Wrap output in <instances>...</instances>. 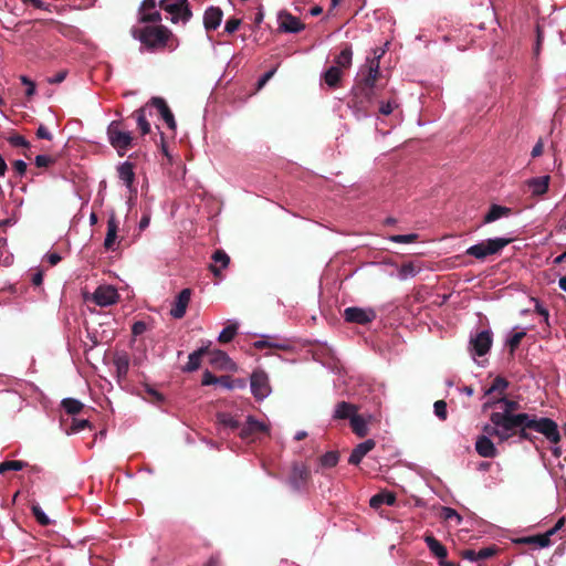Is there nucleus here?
Segmentation results:
<instances>
[{
    "label": "nucleus",
    "mask_w": 566,
    "mask_h": 566,
    "mask_svg": "<svg viewBox=\"0 0 566 566\" xmlns=\"http://www.w3.org/2000/svg\"><path fill=\"white\" fill-rule=\"evenodd\" d=\"M506 420L507 424L503 428L506 430L507 440L517 437L520 441H528L535 444L537 438L531 433V430H534L543 434L553 444L560 442L562 436L558 424L551 418H538L536 415L521 412L520 416Z\"/></svg>",
    "instance_id": "obj_1"
},
{
    "label": "nucleus",
    "mask_w": 566,
    "mask_h": 566,
    "mask_svg": "<svg viewBox=\"0 0 566 566\" xmlns=\"http://www.w3.org/2000/svg\"><path fill=\"white\" fill-rule=\"evenodd\" d=\"M375 54L361 66L352 88L353 105L364 112L368 111L379 92L386 86V83H381L382 75L379 66L382 52L377 54V51H375Z\"/></svg>",
    "instance_id": "obj_2"
},
{
    "label": "nucleus",
    "mask_w": 566,
    "mask_h": 566,
    "mask_svg": "<svg viewBox=\"0 0 566 566\" xmlns=\"http://www.w3.org/2000/svg\"><path fill=\"white\" fill-rule=\"evenodd\" d=\"M132 36L148 52L175 51L179 40L164 24H139L130 29Z\"/></svg>",
    "instance_id": "obj_3"
},
{
    "label": "nucleus",
    "mask_w": 566,
    "mask_h": 566,
    "mask_svg": "<svg viewBox=\"0 0 566 566\" xmlns=\"http://www.w3.org/2000/svg\"><path fill=\"white\" fill-rule=\"evenodd\" d=\"M107 137L109 144L117 150L119 156H124L133 145L132 133L123 128L120 120H113L108 125Z\"/></svg>",
    "instance_id": "obj_4"
},
{
    "label": "nucleus",
    "mask_w": 566,
    "mask_h": 566,
    "mask_svg": "<svg viewBox=\"0 0 566 566\" xmlns=\"http://www.w3.org/2000/svg\"><path fill=\"white\" fill-rule=\"evenodd\" d=\"M158 7L171 14L170 21L172 23H187L192 18L188 0H159Z\"/></svg>",
    "instance_id": "obj_5"
},
{
    "label": "nucleus",
    "mask_w": 566,
    "mask_h": 566,
    "mask_svg": "<svg viewBox=\"0 0 566 566\" xmlns=\"http://www.w3.org/2000/svg\"><path fill=\"white\" fill-rule=\"evenodd\" d=\"M510 242H511L510 239H504V238L488 239L478 244L470 247L465 251V253L468 255L474 256L479 260H483L489 255L499 253Z\"/></svg>",
    "instance_id": "obj_6"
},
{
    "label": "nucleus",
    "mask_w": 566,
    "mask_h": 566,
    "mask_svg": "<svg viewBox=\"0 0 566 566\" xmlns=\"http://www.w3.org/2000/svg\"><path fill=\"white\" fill-rule=\"evenodd\" d=\"M269 431L270 429L265 423L258 421L253 416H248L245 423L242 427L240 426L239 437L242 440L253 442L261 434H268Z\"/></svg>",
    "instance_id": "obj_7"
},
{
    "label": "nucleus",
    "mask_w": 566,
    "mask_h": 566,
    "mask_svg": "<svg viewBox=\"0 0 566 566\" xmlns=\"http://www.w3.org/2000/svg\"><path fill=\"white\" fill-rule=\"evenodd\" d=\"M343 317L348 323L366 325L375 321L377 314L374 308L350 306L344 310Z\"/></svg>",
    "instance_id": "obj_8"
},
{
    "label": "nucleus",
    "mask_w": 566,
    "mask_h": 566,
    "mask_svg": "<svg viewBox=\"0 0 566 566\" xmlns=\"http://www.w3.org/2000/svg\"><path fill=\"white\" fill-rule=\"evenodd\" d=\"M156 0H143L138 8V24H159L161 22V13L156 8Z\"/></svg>",
    "instance_id": "obj_9"
},
{
    "label": "nucleus",
    "mask_w": 566,
    "mask_h": 566,
    "mask_svg": "<svg viewBox=\"0 0 566 566\" xmlns=\"http://www.w3.org/2000/svg\"><path fill=\"white\" fill-rule=\"evenodd\" d=\"M499 401H501L504 405V410L502 412H492L490 416V420L492 423L496 426L504 427L507 424L506 419L520 416V413H515V411L520 409V403L515 400L507 399L505 397L500 398Z\"/></svg>",
    "instance_id": "obj_10"
},
{
    "label": "nucleus",
    "mask_w": 566,
    "mask_h": 566,
    "mask_svg": "<svg viewBox=\"0 0 566 566\" xmlns=\"http://www.w3.org/2000/svg\"><path fill=\"white\" fill-rule=\"evenodd\" d=\"M251 391L255 399L265 398L270 391L269 377L263 370H254L251 375Z\"/></svg>",
    "instance_id": "obj_11"
},
{
    "label": "nucleus",
    "mask_w": 566,
    "mask_h": 566,
    "mask_svg": "<svg viewBox=\"0 0 566 566\" xmlns=\"http://www.w3.org/2000/svg\"><path fill=\"white\" fill-rule=\"evenodd\" d=\"M92 298L99 306H108L117 303L119 294L111 285H101L94 291Z\"/></svg>",
    "instance_id": "obj_12"
},
{
    "label": "nucleus",
    "mask_w": 566,
    "mask_h": 566,
    "mask_svg": "<svg viewBox=\"0 0 566 566\" xmlns=\"http://www.w3.org/2000/svg\"><path fill=\"white\" fill-rule=\"evenodd\" d=\"M279 29L286 33H298L305 29V24L287 11L279 13Z\"/></svg>",
    "instance_id": "obj_13"
},
{
    "label": "nucleus",
    "mask_w": 566,
    "mask_h": 566,
    "mask_svg": "<svg viewBox=\"0 0 566 566\" xmlns=\"http://www.w3.org/2000/svg\"><path fill=\"white\" fill-rule=\"evenodd\" d=\"M191 294L192 291L190 289H184L178 293L170 308V315L174 318L180 319L185 316L190 303Z\"/></svg>",
    "instance_id": "obj_14"
},
{
    "label": "nucleus",
    "mask_w": 566,
    "mask_h": 566,
    "mask_svg": "<svg viewBox=\"0 0 566 566\" xmlns=\"http://www.w3.org/2000/svg\"><path fill=\"white\" fill-rule=\"evenodd\" d=\"M310 479V470L303 463H294L292 465L289 483L294 490H301Z\"/></svg>",
    "instance_id": "obj_15"
},
{
    "label": "nucleus",
    "mask_w": 566,
    "mask_h": 566,
    "mask_svg": "<svg viewBox=\"0 0 566 566\" xmlns=\"http://www.w3.org/2000/svg\"><path fill=\"white\" fill-rule=\"evenodd\" d=\"M492 346V333L490 331H482L471 338L470 347L474 355H485Z\"/></svg>",
    "instance_id": "obj_16"
},
{
    "label": "nucleus",
    "mask_w": 566,
    "mask_h": 566,
    "mask_svg": "<svg viewBox=\"0 0 566 566\" xmlns=\"http://www.w3.org/2000/svg\"><path fill=\"white\" fill-rule=\"evenodd\" d=\"M223 18V11L219 7L211 6L203 13V27L207 32L217 30Z\"/></svg>",
    "instance_id": "obj_17"
},
{
    "label": "nucleus",
    "mask_w": 566,
    "mask_h": 566,
    "mask_svg": "<svg viewBox=\"0 0 566 566\" xmlns=\"http://www.w3.org/2000/svg\"><path fill=\"white\" fill-rule=\"evenodd\" d=\"M149 104L157 108V111L159 112L161 118L165 120L167 126L170 129L175 130L177 124H176L174 114H172L171 109L169 108V106L167 105L166 101L163 97L155 96V97L150 98Z\"/></svg>",
    "instance_id": "obj_18"
},
{
    "label": "nucleus",
    "mask_w": 566,
    "mask_h": 566,
    "mask_svg": "<svg viewBox=\"0 0 566 566\" xmlns=\"http://www.w3.org/2000/svg\"><path fill=\"white\" fill-rule=\"evenodd\" d=\"M130 358L126 352H116L113 356V364L116 369V376L118 381H123L127 378L129 370Z\"/></svg>",
    "instance_id": "obj_19"
},
{
    "label": "nucleus",
    "mask_w": 566,
    "mask_h": 566,
    "mask_svg": "<svg viewBox=\"0 0 566 566\" xmlns=\"http://www.w3.org/2000/svg\"><path fill=\"white\" fill-rule=\"evenodd\" d=\"M376 446L375 440L367 439L364 442L358 443L353 450L348 458V463L357 465L361 462L363 458L371 451Z\"/></svg>",
    "instance_id": "obj_20"
},
{
    "label": "nucleus",
    "mask_w": 566,
    "mask_h": 566,
    "mask_svg": "<svg viewBox=\"0 0 566 566\" xmlns=\"http://www.w3.org/2000/svg\"><path fill=\"white\" fill-rule=\"evenodd\" d=\"M551 176L545 175L527 179L525 186L532 192L533 196H543L548 191Z\"/></svg>",
    "instance_id": "obj_21"
},
{
    "label": "nucleus",
    "mask_w": 566,
    "mask_h": 566,
    "mask_svg": "<svg viewBox=\"0 0 566 566\" xmlns=\"http://www.w3.org/2000/svg\"><path fill=\"white\" fill-rule=\"evenodd\" d=\"M475 450L483 458H495L497 455V449L488 436L478 437Z\"/></svg>",
    "instance_id": "obj_22"
},
{
    "label": "nucleus",
    "mask_w": 566,
    "mask_h": 566,
    "mask_svg": "<svg viewBox=\"0 0 566 566\" xmlns=\"http://www.w3.org/2000/svg\"><path fill=\"white\" fill-rule=\"evenodd\" d=\"M117 232H118V220L115 216V213H112L107 220V232L104 240V248L106 250L114 251L115 242L117 239Z\"/></svg>",
    "instance_id": "obj_23"
},
{
    "label": "nucleus",
    "mask_w": 566,
    "mask_h": 566,
    "mask_svg": "<svg viewBox=\"0 0 566 566\" xmlns=\"http://www.w3.org/2000/svg\"><path fill=\"white\" fill-rule=\"evenodd\" d=\"M213 263L210 264L209 269L214 276L221 277V270L226 269L230 263L229 255L221 249L216 250L212 254Z\"/></svg>",
    "instance_id": "obj_24"
},
{
    "label": "nucleus",
    "mask_w": 566,
    "mask_h": 566,
    "mask_svg": "<svg viewBox=\"0 0 566 566\" xmlns=\"http://www.w3.org/2000/svg\"><path fill=\"white\" fill-rule=\"evenodd\" d=\"M357 406L346 401H339L335 406L333 418L336 420L348 419L350 421L352 418L357 413Z\"/></svg>",
    "instance_id": "obj_25"
},
{
    "label": "nucleus",
    "mask_w": 566,
    "mask_h": 566,
    "mask_svg": "<svg viewBox=\"0 0 566 566\" xmlns=\"http://www.w3.org/2000/svg\"><path fill=\"white\" fill-rule=\"evenodd\" d=\"M424 542L432 555H434L439 560L447 558V548L432 534H426Z\"/></svg>",
    "instance_id": "obj_26"
},
{
    "label": "nucleus",
    "mask_w": 566,
    "mask_h": 566,
    "mask_svg": "<svg viewBox=\"0 0 566 566\" xmlns=\"http://www.w3.org/2000/svg\"><path fill=\"white\" fill-rule=\"evenodd\" d=\"M208 353V347H200L199 349L191 353L188 357L187 365L184 367V370L189 373L197 370L200 367L202 356Z\"/></svg>",
    "instance_id": "obj_27"
},
{
    "label": "nucleus",
    "mask_w": 566,
    "mask_h": 566,
    "mask_svg": "<svg viewBox=\"0 0 566 566\" xmlns=\"http://www.w3.org/2000/svg\"><path fill=\"white\" fill-rule=\"evenodd\" d=\"M396 503V495L392 492H380L371 496L369 505L373 509H379L384 504L394 505Z\"/></svg>",
    "instance_id": "obj_28"
},
{
    "label": "nucleus",
    "mask_w": 566,
    "mask_h": 566,
    "mask_svg": "<svg viewBox=\"0 0 566 566\" xmlns=\"http://www.w3.org/2000/svg\"><path fill=\"white\" fill-rule=\"evenodd\" d=\"M118 176L127 188H130L135 180L134 165L129 161L123 163L118 168Z\"/></svg>",
    "instance_id": "obj_29"
},
{
    "label": "nucleus",
    "mask_w": 566,
    "mask_h": 566,
    "mask_svg": "<svg viewBox=\"0 0 566 566\" xmlns=\"http://www.w3.org/2000/svg\"><path fill=\"white\" fill-rule=\"evenodd\" d=\"M353 432L359 437L365 438L368 434L367 420L360 415L356 413L349 421Z\"/></svg>",
    "instance_id": "obj_30"
},
{
    "label": "nucleus",
    "mask_w": 566,
    "mask_h": 566,
    "mask_svg": "<svg viewBox=\"0 0 566 566\" xmlns=\"http://www.w3.org/2000/svg\"><path fill=\"white\" fill-rule=\"evenodd\" d=\"M208 354H210V364L214 367L227 369L231 364V359L223 350L214 349Z\"/></svg>",
    "instance_id": "obj_31"
},
{
    "label": "nucleus",
    "mask_w": 566,
    "mask_h": 566,
    "mask_svg": "<svg viewBox=\"0 0 566 566\" xmlns=\"http://www.w3.org/2000/svg\"><path fill=\"white\" fill-rule=\"evenodd\" d=\"M323 78L331 88H336L342 78V71L338 66H331L324 72Z\"/></svg>",
    "instance_id": "obj_32"
},
{
    "label": "nucleus",
    "mask_w": 566,
    "mask_h": 566,
    "mask_svg": "<svg viewBox=\"0 0 566 566\" xmlns=\"http://www.w3.org/2000/svg\"><path fill=\"white\" fill-rule=\"evenodd\" d=\"M517 543L530 544V545L534 544V545H537L538 547H547L551 545V536L546 532L544 534H537V535H533V536L522 537L517 541Z\"/></svg>",
    "instance_id": "obj_33"
},
{
    "label": "nucleus",
    "mask_w": 566,
    "mask_h": 566,
    "mask_svg": "<svg viewBox=\"0 0 566 566\" xmlns=\"http://www.w3.org/2000/svg\"><path fill=\"white\" fill-rule=\"evenodd\" d=\"M132 116L135 117L137 126H138L142 135H147L150 133V124L146 117V107L145 106L136 109Z\"/></svg>",
    "instance_id": "obj_34"
},
{
    "label": "nucleus",
    "mask_w": 566,
    "mask_h": 566,
    "mask_svg": "<svg viewBox=\"0 0 566 566\" xmlns=\"http://www.w3.org/2000/svg\"><path fill=\"white\" fill-rule=\"evenodd\" d=\"M511 209L499 205H492L489 212L484 216V223L493 222L501 217L510 214Z\"/></svg>",
    "instance_id": "obj_35"
},
{
    "label": "nucleus",
    "mask_w": 566,
    "mask_h": 566,
    "mask_svg": "<svg viewBox=\"0 0 566 566\" xmlns=\"http://www.w3.org/2000/svg\"><path fill=\"white\" fill-rule=\"evenodd\" d=\"M353 51L349 44H345L339 54L335 57V63L337 66L347 69L352 65Z\"/></svg>",
    "instance_id": "obj_36"
},
{
    "label": "nucleus",
    "mask_w": 566,
    "mask_h": 566,
    "mask_svg": "<svg viewBox=\"0 0 566 566\" xmlns=\"http://www.w3.org/2000/svg\"><path fill=\"white\" fill-rule=\"evenodd\" d=\"M61 406L65 410V412L71 416L80 413L84 408V405L75 398L63 399Z\"/></svg>",
    "instance_id": "obj_37"
},
{
    "label": "nucleus",
    "mask_w": 566,
    "mask_h": 566,
    "mask_svg": "<svg viewBox=\"0 0 566 566\" xmlns=\"http://www.w3.org/2000/svg\"><path fill=\"white\" fill-rule=\"evenodd\" d=\"M483 432L485 433L484 436H488L489 438L496 437L500 441H507L506 430L501 426H496L494 423L485 424L483 427Z\"/></svg>",
    "instance_id": "obj_38"
},
{
    "label": "nucleus",
    "mask_w": 566,
    "mask_h": 566,
    "mask_svg": "<svg viewBox=\"0 0 566 566\" xmlns=\"http://www.w3.org/2000/svg\"><path fill=\"white\" fill-rule=\"evenodd\" d=\"M507 387L509 381L505 378L497 376L493 380L492 385L484 391V396H491L494 392L503 395Z\"/></svg>",
    "instance_id": "obj_39"
},
{
    "label": "nucleus",
    "mask_w": 566,
    "mask_h": 566,
    "mask_svg": "<svg viewBox=\"0 0 566 566\" xmlns=\"http://www.w3.org/2000/svg\"><path fill=\"white\" fill-rule=\"evenodd\" d=\"M254 347L258 349H263V348H275V349H281V350H290L291 349V346L287 343L273 342V340H270V338L260 339V340L254 342Z\"/></svg>",
    "instance_id": "obj_40"
},
{
    "label": "nucleus",
    "mask_w": 566,
    "mask_h": 566,
    "mask_svg": "<svg viewBox=\"0 0 566 566\" xmlns=\"http://www.w3.org/2000/svg\"><path fill=\"white\" fill-rule=\"evenodd\" d=\"M217 421L218 423L222 424L226 428H229L231 430L240 429V422L234 419L230 413L226 412H219L217 415Z\"/></svg>",
    "instance_id": "obj_41"
},
{
    "label": "nucleus",
    "mask_w": 566,
    "mask_h": 566,
    "mask_svg": "<svg viewBox=\"0 0 566 566\" xmlns=\"http://www.w3.org/2000/svg\"><path fill=\"white\" fill-rule=\"evenodd\" d=\"M238 332V325L237 324H230L226 326L221 333L219 334L218 342L221 344H227L231 342Z\"/></svg>",
    "instance_id": "obj_42"
},
{
    "label": "nucleus",
    "mask_w": 566,
    "mask_h": 566,
    "mask_svg": "<svg viewBox=\"0 0 566 566\" xmlns=\"http://www.w3.org/2000/svg\"><path fill=\"white\" fill-rule=\"evenodd\" d=\"M339 460V454L337 451H328L319 458V463L325 468H334Z\"/></svg>",
    "instance_id": "obj_43"
},
{
    "label": "nucleus",
    "mask_w": 566,
    "mask_h": 566,
    "mask_svg": "<svg viewBox=\"0 0 566 566\" xmlns=\"http://www.w3.org/2000/svg\"><path fill=\"white\" fill-rule=\"evenodd\" d=\"M27 465L23 461L18 460H8L0 463V474L6 473L7 471H20Z\"/></svg>",
    "instance_id": "obj_44"
},
{
    "label": "nucleus",
    "mask_w": 566,
    "mask_h": 566,
    "mask_svg": "<svg viewBox=\"0 0 566 566\" xmlns=\"http://www.w3.org/2000/svg\"><path fill=\"white\" fill-rule=\"evenodd\" d=\"M399 106L398 101L395 96L388 98L386 102H380L379 113L381 115H390Z\"/></svg>",
    "instance_id": "obj_45"
},
{
    "label": "nucleus",
    "mask_w": 566,
    "mask_h": 566,
    "mask_svg": "<svg viewBox=\"0 0 566 566\" xmlns=\"http://www.w3.org/2000/svg\"><path fill=\"white\" fill-rule=\"evenodd\" d=\"M8 143L13 147H22L25 148L27 150H30L31 147L30 143L25 139V137L19 134H13L9 136Z\"/></svg>",
    "instance_id": "obj_46"
},
{
    "label": "nucleus",
    "mask_w": 566,
    "mask_h": 566,
    "mask_svg": "<svg viewBox=\"0 0 566 566\" xmlns=\"http://www.w3.org/2000/svg\"><path fill=\"white\" fill-rule=\"evenodd\" d=\"M90 427H91V423L88 420H86V419L80 420V419L73 418L71 428L66 430V433L70 434V433L80 432Z\"/></svg>",
    "instance_id": "obj_47"
},
{
    "label": "nucleus",
    "mask_w": 566,
    "mask_h": 566,
    "mask_svg": "<svg viewBox=\"0 0 566 566\" xmlns=\"http://www.w3.org/2000/svg\"><path fill=\"white\" fill-rule=\"evenodd\" d=\"M441 517L446 521L455 520L458 524L462 522L461 515L452 507L443 506L441 509Z\"/></svg>",
    "instance_id": "obj_48"
},
{
    "label": "nucleus",
    "mask_w": 566,
    "mask_h": 566,
    "mask_svg": "<svg viewBox=\"0 0 566 566\" xmlns=\"http://www.w3.org/2000/svg\"><path fill=\"white\" fill-rule=\"evenodd\" d=\"M32 513H33L36 522L39 524H41L42 526H48L51 523L50 518L46 516V514L43 512V510L39 505L32 506Z\"/></svg>",
    "instance_id": "obj_49"
},
{
    "label": "nucleus",
    "mask_w": 566,
    "mask_h": 566,
    "mask_svg": "<svg viewBox=\"0 0 566 566\" xmlns=\"http://www.w3.org/2000/svg\"><path fill=\"white\" fill-rule=\"evenodd\" d=\"M434 413L440 420H446L448 417L447 402L444 400H437L433 405Z\"/></svg>",
    "instance_id": "obj_50"
},
{
    "label": "nucleus",
    "mask_w": 566,
    "mask_h": 566,
    "mask_svg": "<svg viewBox=\"0 0 566 566\" xmlns=\"http://www.w3.org/2000/svg\"><path fill=\"white\" fill-rule=\"evenodd\" d=\"M418 239V234L410 233V234H396L391 235L390 240L396 243H412Z\"/></svg>",
    "instance_id": "obj_51"
},
{
    "label": "nucleus",
    "mask_w": 566,
    "mask_h": 566,
    "mask_svg": "<svg viewBox=\"0 0 566 566\" xmlns=\"http://www.w3.org/2000/svg\"><path fill=\"white\" fill-rule=\"evenodd\" d=\"M525 335V332H516L510 337L507 344L510 346L511 352H514L520 346Z\"/></svg>",
    "instance_id": "obj_52"
},
{
    "label": "nucleus",
    "mask_w": 566,
    "mask_h": 566,
    "mask_svg": "<svg viewBox=\"0 0 566 566\" xmlns=\"http://www.w3.org/2000/svg\"><path fill=\"white\" fill-rule=\"evenodd\" d=\"M241 22L242 21L239 18H235V17L229 18L224 25V32H227L229 34L234 33L241 25Z\"/></svg>",
    "instance_id": "obj_53"
},
{
    "label": "nucleus",
    "mask_w": 566,
    "mask_h": 566,
    "mask_svg": "<svg viewBox=\"0 0 566 566\" xmlns=\"http://www.w3.org/2000/svg\"><path fill=\"white\" fill-rule=\"evenodd\" d=\"M497 547L492 545V546H488V547H484V548H481L478 553H476V556L480 559H488V558H491L493 557L496 553H497Z\"/></svg>",
    "instance_id": "obj_54"
},
{
    "label": "nucleus",
    "mask_w": 566,
    "mask_h": 566,
    "mask_svg": "<svg viewBox=\"0 0 566 566\" xmlns=\"http://www.w3.org/2000/svg\"><path fill=\"white\" fill-rule=\"evenodd\" d=\"M35 166L39 168H46L55 163V159L46 155H38L35 157Z\"/></svg>",
    "instance_id": "obj_55"
},
{
    "label": "nucleus",
    "mask_w": 566,
    "mask_h": 566,
    "mask_svg": "<svg viewBox=\"0 0 566 566\" xmlns=\"http://www.w3.org/2000/svg\"><path fill=\"white\" fill-rule=\"evenodd\" d=\"M20 81L22 84L27 85L25 95L28 97L33 96L35 94V83L25 75H21Z\"/></svg>",
    "instance_id": "obj_56"
},
{
    "label": "nucleus",
    "mask_w": 566,
    "mask_h": 566,
    "mask_svg": "<svg viewBox=\"0 0 566 566\" xmlns=\"http://www.w3.org/2000/svg\"><path fill=\"white\" fill-rule=\"evenodd\" d=\"M146 392L148 395V400L150 402L160 403L164 401V396L159 391H157L148 386L146 387Z\"/></svg>",
    "instance_id": "obj_57"
},
{
    "label": "nucleus",
    "mask_w": 566,
    "mask_h": 566,
    "mask_svg": "<svg viewBox=\"0 0 566 566\" xmlns=\"http://www.w3.org/2000/svg\"><path fill=\"white\" fill-rule=\"evenodd\" d=\"M218 378H219V377L214 376L211 371H209V370L207 369V370H205V373H203V375H202L201 385H202V386L216 385V384H217Z\"/></svg>",
    "instance_id": "obj_58"
},
{
    "label": "nucleus",
    "mask_w": 566,
    "mask_h": 566,
    "mask_svg": "<svg viewBox=\"0 0 566 566\" xmlns=\"http://www.w3.org/2000/svg\"><path fill=\"white\" fill-rule=\"evenodd\" d=\"M147 329V324L143 321H137L132 326V334L134 336H139L144 334Z\"/></svg>",
    "instance_id": "obj_59"
},
{
    "label": "nucleus",
    "mask_w": 566,
    "mask_h": 566,
    "mask_svg": "<svg viewBox=\"0 0 566 566\" xmlns=\"http://www.w3.org/2000/svg\"><path fill=\"white\" fill-rule=\"evenodd\" d=\"M35 135L40 139H48V140L52 139V134L42 124L38 127Z\"/></svg>",
    "instance_id": "obj_60"
},
{
    "label": "nucleus",
    "mask_w": 566,
    "mask_h": 566,
    "mask_svg": "<svg viewBox=\"0 0 566 566\" xmlns=\"http://www.w3.org/2000/svg\"><path fill=\"white\" fill-rule=\"evenodd\" d=\"M12 167L14 169V171L19 175V176H23L27 171V164L23 161V160H14L13 164H12Z\"/></svg>",
    "instance_id": "obj_61"
},
{
    "label": "nucleus",
    "mask_w": 566,
    "mask_h": 566,
    "mask_svg": "<svg viewBox=\"0 0 566 566\" xmlns=\"http://www.w3.org/2000/svg\"><path fill=\"white\" fill-rule=\"evenodd\" d=\"M217 384L228 389L233 388V380L230 376H220L217 380Z\"/></svg>",
    "instance_id": "obj_62"
},
{
    "label": "nucleus",
    "mask_w": 566,
    "mask_h": 566,
    "mask_svg": "<svg viewBox=\"0 0 566 566\" xmlns=\"http://www.w3.org/2000/svg\"><path fill=\"white\" fill-rule=\"evenodd\" d=\"M66 74V71H60L54 76L50 77L48 82L50 84H60L65 80Z\"/></svg>",
    "instance_id": "obj_63"
},
{
    "label": "nucleus",
    "mask_w": 566,
    "mask_h": 566,
    "mask_svg": "<svg viewBox=\"0 0 566 566\" xmlns=\"http://www.w3.org/2000/svg\"><path fill=\"white\" fill-rule=\"evenodd\" d=\"M476 553L478 552H475L473 549H464L461 552V556H462V558L468 559L470 562H476V560H479Z\"/></svg>",
    "instance_id": "obj_64"
}]
</instances>
